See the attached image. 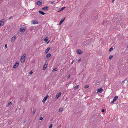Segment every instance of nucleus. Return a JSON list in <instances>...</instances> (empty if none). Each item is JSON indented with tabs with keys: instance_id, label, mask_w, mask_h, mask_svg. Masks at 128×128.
Returning a JSON list of instances; mask_svg holds the SVG:
<instances>
[{
	"instance_id": "obj_43",
	"label": "nucleus",
	"mask_w": 128,
	"mask_h": 128,
	"mask_svg": "<svg viewBox=\"0 0 128 128\" xmlns=\"http://www.w3.org/2000/svg\"><path fill=\"white\" fill-rule=\"evenodd\" d=\"M115 0H113L112 1V3H113V2H114V1H115Z\"/></svg>"
},
{
	"instance_id": "obj_20",
	"label": "nucleus",
	"mask_w": 128,
	"mask_h": 128,
	"mask_svg": "<svg viewBox=\"0 0 128 128\" xmlns=\"http://www.w3.org/2000/svg\"><path fill=\"white\" fill-rule=\"evenodd\" d=\"M48 37H46L44 39V41H45V42H46L48 40Z\"/></svg>"
},
{
	"instance_id": "obj_46",
	"label": "nucleus",
	"mask_w": 128,
	"mask_h": 128,
	"mask_svg": "<svg viewBox=\"0 0 128 128\" xmlns=\"http://www.w3.org/2000/svg\"><path fill=\"white\" fill-rule=\"evenodd\" d=\"M49 41H49V42H47V44H48V43H49Z\"/></svg>"
},
{
	"instance_id": "obj_8",
	"label": "nucleus",
	"mask_w": 128,
	"mask_h": 128,
	"mask_svg": "<svg viewBox=\"0 0 128 128\" xmlns=\"http://www.w3.org/2000/svg\"><path fill=\"white\" fill-rule=\"evenodd\" d=\"M48 63H46L43 66V70H44L46 68L48 65Z\"/></svg>"
},
{
	"instance_id": "obj_22",
	"label": "nucleus",
	"mask_w": 128,
	"mask_h": 128,
	"mask_svg": "<svg viewBox=\"0 0 128 128\" xmlns=\"http://www.w3.org/2000/svg\"><path fill=\"white\" fill-rule=\"evenodd\" d=\"M12 104V102H9L8 104V106H10V105Z\"/></svg>"
},
{
	"instance_id": "obj_9",
	"label": "nucleus",
	"mask_w": 128,
	"mask_h": 128,
	"mask_svg": "<svg viewBox=\"0 0 128 128\" xmlns=\"http://www.w3.org/2000/svg\"><path fill=\"white\" fill-rule=\"evenodd\" d=\"M77 53L78 54H81L82 53L81 50H78L76 51Z\"/></svg>"
},
{
	"instance_id": "obj_45",
	"label": "nucleus",
	"mask_w": 128,
	"mask_h": 128,
	"mask_svg": "<svg viewBox=\"0 0 128 128\" xmlns=\"http://www.w3.org/2000/svg\"><path fill=\"white\" fill-rule=\"evenodd\" d=\"M73 62H74L73 61H72V62H71V64H72L73 63Z\"/></svg>"
},
{
	"instance_id": "obj_13",
	"label": "nucleus",
	"mask_w": 128,
	"mask_h": 128,
	"mask_svg": "<svg viewBox=\"0 0 128 128\" xmlns=\"http://www.w3.org/2000/svg\"><path fill=\"white\" fill-rule=\"evenodd\" d=\"M16 38V36H13L12 37L11 40V42H12L14 41L15 40Z\"/></svg>"
},
{
	"instance_id": "obj_39",
	"label": "nucleus",
	"mask_w": 128,
	"mask_h": 128,
	"mask_svg": "<svg viewBox=\"0 0 128 128\" xmlns=\"http://www.w3.org/2000/svg\"><path fill=\"white\" fill-rule=\"evenodd\" d=\"M114 102L113 100V101H112V102H110V104H112Z\"/></svg>"
},
{
	"instance_id": "obj_28",
	"label": "nucleus",
	"mask_w": 128,
	"mask_h": 128,
	"mask_svg": "<svg viewBox=\"0 0 128 128\" xmlns=\"http://www.w3.org/2000/svg\"><path fill=\"white\" fill-rule=\"evenodd\" d=\"M56 1H54L52 2H50L51 4H55L56 3Z\"/></svg>"
},
{
	"instance_id": "obj_31",
	"label": "nucleus",
	"mask_w": 128,
	"mask_h": 128,
	"mask_svg": "<svg viewBox=\"0 0 128 128\" xmlns=\"http://www.w3.org/2000/svg\"><path fill=\"white\" fill-rule=\"evenodd\" d=\"M89 87V86L88 85H86L85 86H84V88H88Z\"/></svg>"
},
{
	"instance_id": "obj_49",
	"label": "nucleus",
	"mask_w": 128,
	"mask_h": 128,
	"mask_svg": "<svg viewBox=\"0 0 128 128\" xmlns=\"http://www.w3.org/2000/svg\"><path fill=\"white\" fill-rule=\"evenodd\" d=\"M34 8L33 9H33H34Z\"/></svg>"
},
{
	"instance_id": "obj_41",
	"label": "nucleus",
	"mask_w": 128,
	"mask_h": 128,
	"mask_svg": "<svg viewBox=\"0 0 128 128\" xmlns=\"http://www.w3.org/2000/svg\"><path fill=\"white\" fill-rule=\"evenodd\" d=\"M3 26V25H2V24H1V23H0V27L1 26Z\"/></svg>"
},
{
	"instance_id": "obj_36",
	"label": "nucleus",
	"mask_w": 128,
	"mask_h": 128,
	"mask_svg": "<svg viewBox=\"0 0 128 128\" xmlns=\"http://www.w3.org/2000/svg\"><path fill=\"white\" fill-rule=\"evenodd\" d=\"M126 80V79H125L122 82V84H124V83L125 81Z\"/></svg>"
},
{
	"instance_id": "obj_47",
	"label": "nucleus",
	"mask_w": 128,
	"mask_h": 128,
	"mask_svg": "<svg viewBox=\"0 0 128 128\" xmlns=\"http://www.w3.org/2000/svg\"><path fill=\"white\" fill-rule=\"evenodd\" d=\"M127 48H128V46H127Z\"/></svg>"
},
{
	"instance_id": "obj_29",
	"label": "nucleus",
	"mask_w": 128,
	"mask_h": 128,
	"mask_svg": "<svg viewBox=\"0 0 128 128\" xmlns=\"http://www.w3.org/2000/svg\"><path fill=\"white\" fill-rule=\"evenodd\" d=\"M65 8H66V7H62V8H61V9H60V11H62V10H64V9H65Z\"/></svg>"
},
{
	"instance_id": "obj_37",
	"label": "nucleus",
	"mask_w": 128,
	"mask_h": 128,
	"mask_svg": "<svg viewBox=\"0 0 128 128\" xmlns=\"http://www.w3.org/2000/svg\"><path fill=\"white\" fill-rule=\"evenodd\" d=\"M105 111L104 109H102V112H104Z\"/></svg>"
},
{
	"instance_id": "obj_24",
	"label": "nucleus",
	"mask_w": 128,
	"mask_h": 128,
	"mask_svg": "<svg viewBox=\"0 0 128 128\" xmlns=\"http://www.w3.org/2000/svg\"><path fill=\"white\" fill-rule=\"evenodd\" d=\"M113 55H111L110 56H109L108 59L110 60H111L113 57Z\"/></svg>"
},
{
	"instance_id": "obj_25",
	"label": "nucleus",
	"mask_w": 128,
	"mask_h": 128,
	"mask_svg": "<svg viewBox=\"0 0 128 128\" xmlns=\"http://www.w3.org/2000/svg\"><path fill=\"white\" fill-rule=\"evenodd\" d=\"M57 70H58V68H56L53 69V70H52V72H54L55 71H56Z\"/></svg>"
},
{
	"instance_id": "obj_15",
	"label": "nucleus",
	"mask_w": 128,
	"mask_h": 128,
	"mask_svg": "<svg viewBox=\"0 0 128 128\" xmlns=\"http://www.w3.org/2000/svg\"><path fill=\"white\" fill-rule=\"evenodd\" d=\"M4 22L5 21L4 20H2L0 22V23H1V24L3 25H4Z\"/></svg>"
},
{
	"instance_id": "obj_33",
	"label": "nucleus",
	"mask_w": 128,
	"mask_h": 128,
	"mask_svg": "<svg viewBox=\"0 0 128 128\" xmlns=\"http://www.w3.org/2000/svg\"><path fill=\"white\" fill-rule=\"evenodd\" d=\"M7 48V45L5 44V46L4 47V48L5 49H6Z\"/></svg>"
},
{
	"instance_id": "obj_23",
	"label": "nucleus",
	"mask_w": 128,
	"mask_h": 128,
	"mask_svg": "<svg viewBox=\"0 0 128 128\" xmlns=\"http://www.w3.org/2000/svg\"><path fill=\"white\" fill-rule=\"evenodd\" d=\"M122 28H124L126 26V24H125L124 23H123L122 24Z\"/></svg>"
},
{
	"instance_id": "obj_7",
	"label": "nucleus",
	"mask_w": 128,
	"mask_h": 128,
	"mask_svg": "<svg viewBox=\"0 0 128 128\" xmlns=\"http://www.w3.org/2000/svg\"><path fill=\"white\" fill-rule=\"evenodd\" d=\"M50 47H49L47 49H46L44 52V53L45 54L47 53L50 50Z\"/></svg>"
},
{
	"instance_id": "obj_17",
	"label": "nucleus",
	"mask_w": 128,
	"mask_h": 128,
	"mask_svg": "<svg viewBox=\"0 0 128 128\" xmlns=\"http://www.w3.org/2000/svg\"><path fill=\"white\" fill-rule=\"evenodd\" d=\"M48 95H47L46 96L44 97L43 99L46 101L47 100V98H48Z\"/></svg>"
},
{
	"instance_id": "obj_19",
	"label": "nucleus",
	"mask_w": 128,
	"mask_h": 128,
	"mask_svg": "<svg viewBox=\"0 0 128 128\" xmlns=\"http://www.w3.org/2000/svg\"><path fill=\"white\" fill-rule=\"evenodd\" d=\"M51 54L50 53H48L46 54V58H49L51 56Z\"/></svg>"
},
{
	"instance_id": "obj_5",
	"label": "nucleus",
	"mask_w": 128,
	"mask_h": 128,
	"mask_svg": "<svg viewBox=\"0 0 128 128\" xmlns=\"http://www.w3.org/2000/svg\"><path fill=\"white\" fill-rule=\"evenodd\" d=\"M103 90L102 88H100L97 90V92L98 93H100L103 91Z\"/></svg>"
},
{
	"instance_id": "obj_38",
	"label": "nucleus",
	"mask_w": 128,
	"mask_h": 128,
	"mask_svg": "<svg viewBox=\"0 0 128 128\" xmlns=\"http://www.w3.org/2000/svg\"><path fill=\"white\" fill-rule=\"evenodd\" d=\"M70 74H69V75H68V78H68H68H69L70 77Z\"/></svg>"
},
{
	"instance_id": "obj_35",
	"label": "nucleus",
	"mask_w": 128,
	"mask_h": 128,
	"mask_svg": "<svg viewBox=\"0 0 128 128\" xmlns=\"http://www.w3.org/2000/svg\"><path fill=\"white\" fill-rule=\"evenodd\" d=\"M45 101H46V100L43 99L42 100V102L43 103V104L45 103Z\"/></svg>"
},
{
	"instance_id": "obj_6",
	"label": "nucleus",
	"mask_w": 128,
	"mask_h": 128,
	"mask_svg": "<svg viewBox=\"0 0 128 128\" xmlns=\"http://www.w3.org/2000/svg\"><path fill=\"white\" fill-rule=\"evenodd\" d=\"M49 8V7L47 6H45L43 7L42 9L43 10H47Z\"/></svg>"
},
{
	"instance_id": "obj_48",
	"label": "nucleus",
	"mask_w": 128,
	"mask_h": 128,
	"mask_svg": "<svg viewBox=\"0 0 128 128\" xmlns=\"http://www.w3.org/2000/svg\"><path fill=\"white\" fill-rule=\"evenodd\" d=\"M99 82H100L99 81H98V83Z\"/></svg>"
},
{
	"instance_id": "obj_16",
	"label": "nucleus",
	"mask_w": 128,
	"mask_h": 128,
	"mask_svg": "<svg viewBox=\"0 0 128 128\" xmlns=\"http://www.w3.org/2000/svg\"><path fill=\"white\" fill-rule=\"evenodd\" d=\"M39 12L42 15H44L45 13L42 10H39Z\"/></svg>"
},
{
	"instance_id": "obj_10",
	"label": "nucleus",
	"mask_w": 128,
	"mask_h": 128,
	"mask_svg": "<svg viewBox=\"0 0 128 128\" xmlns=\"http://www.w3.org/2000/svg\"><path fill=\"white\" fill-rule=\"evenodd\" d=\"M65 18H66L65 17L64 18H62L61 19V20H60V22L59 24V25H60L64 21Z\"/></svg>"
},
{
	"instance_id": "obj_3",
	"label": "nucleus",
	"mask_w": 128,
	"mask_h": 128,
	"mask_svg": "<svg viewBox=\"0 0 128 128\" xmlns=\"http://www.w3.org/2000/svg\"><path fill=\"white\" fill-rule=\"evenodd\" d=\"M26 30V28L25 27L21 28H20V31L21 32H24Z\"/></svg>"
},
{
	"instance_id": "obj_2",
	"label": "nucleus",
	"mask_w": 128,
	"mask_h": 128,
	"mask_svg": "<svg viewBox=\"0 0 128 128\" xmlns=\"http://www.w3.org/2000/svg\"><path fill=\"white\" fill-rule=\"evenodd\" d=\"M19 65V62L18 61H17L16 62L15 64L14 65L13 68H16Z\"/></svg>"
},
{
	"instance_id": "obj_14",
	"label": "nucleus",
	"mask_w": 128,
	"mask_h": 128,
	"mask_svg": "<svg viewBox=\"0 0 128 128\" xmlns=\"http://www.w3.org/2000/svg\"><path fill=\"white\" fill-rule=\"evenodd\" d=\"M118 96H116L113 98V100L114 101H115L118 98Z\"/></svg>"
},
{
	"instance_id": "obj_32",
	"label": "nucleus",
	"mask_w": 128,
	"mask_h": 128,
	"mask_svg": "<svg viewBox=\"0 0 128 128\" xmlns=\"http://www.w3.org/2000/svg\"><path fill=\"white\" fill-rule=\"evenodd\" d=\"M33 73V72L32 71H31L30 72L29 74H30L31 75Z\"/></svg>"
},
{
	"instance_id": "obj_4",
	"label": "nucleus",
	"mask_w": 128,
	"mask_h": 128,
	"mask_svg": "<svg viewBox=\"0 0 128 128\" xmlns=\"http://www.w3.org/2000/svg\"><path fill=\"white\" fill-rule=\"evenodd\" d=\"M42 3V1H38L37 2L36 4L39 6H40L41 5Z\"/></svg>"
},
{
	"instance_id": "obj_44",
	"label": "nucleus",
	"mask_w": 128,
	"mask_h": 128,
	"mask_svg": "<svg viewBox=\"0 0 128 128\" xmlns=\"http://www.w3.org/2000/svg\"><path fill=\"white\" fill-rule=\"evenodd\" d=\"M26 122V120L24 121V122L23 123H25Z\"/></svg>"
},
{
	"instance_id": "obj_42",
	"label": "nucleus",
	"mask_w": 128,
	"mask_h": 128,
	"mask_svg": "<svg viewBox=\"0 0 128 128\" xmlns=\"http://www.w3.org/2000/svg\"><path fill=\"white\" fill-rule=\"evenodd\" d=\"M81 60L80 58V59H79L78 60V62L80 61Z\"/></svg>"
},
{
	"instance_id": "obj_40",
	"label": "nucleus",
	"mask_w": 128,
	"mask_h": 128,
	"mask_svg": "<svg viewBox=\"0 0 128 128\" xmlns=\"http://www.w3.org/2000/svg\"><path fill=\"white\" fill-rule=\"evenodd\" d=\"M12 18V16H11L10 17V18H9V19H10L11 18Z\"/></svg>"
},
{
	"instance_id": "obj_27",
	"label": "nucleus",
	"mask_w": 128,
	"mask_h": 128,
	"mask_svg": "<svg viewBox=\"0 0 128 128\" xmlns=\"http://www.w3.org/2000/svg\"><path fill=\"white\" fill-rule=\"evenodd\" d=\"M113 48L112 47H111L109 49V51L110 52L112 51L113 50Z\"/></svg>"
},
{
	"instance_id": "obj_1",
	"label": "nucleus",
	"mask_w": 128,
	"mask_h": 128,
	"mask_svg": "<svg viewBox=\"0 0 128 128\" xmlns=\"http://www.w3.org/2000/svg\"><path fill=\"white\" fill-rule=\"evenodd\" d=\"M26 59L25 56H22L21 57L20 59V60L22 63H24L25 62V60Z\"/></svg>"
},
{
	"instance_id": "obj_12",
	"label": "nucleus",
	"mask_w": 128,
	"mask_h": 128,
	"mask_svg": "<svg viewBox=\"0 0 128 128\" xmlns=\"http://www.w3.org/2000/svg\"><path fill=\"white\" fill-rule=\"evenodd\" d=\"M61 94V92H60L58 93V94H56V98H58L59 96H60Z\"/></svg>"
},
{
	"instance_id": "obj_26",
	"label": "nucleus",
	"mask_w": 128,
	"mask_h": 128,
	"mask_svg": "<svg viewBox=\"0 0 128 128\" xmlns=\"http://www.w3.org/2000/svg\"><path fill=\"white\" fill-rule=\"evenodd\" d=\"M36 108H35L33 110V114H34L36 112Z\"/></svg>"
},
{
	"instance_id": "obj_21",
	"label": "nucleus",
	"mask_w": 128,
	"mask_h": 128,
	"mask_svg": "<svg viewBox=\"0 0 128 128\" xmlns=\"http://www.w3.org/2000/svg\"><path fill=\"white\" fill-rule=\"evenodd\" d=\"M62 110L63 109L62 108H60L58 110V111L60 112H62Z\"/></svg>"
},
{
	"instance_id": "obj_30",
	"label": "nucleus",
	"mask_w": 128,
	"mask_h": 128,
	"mask_svg": "<svg viewBox=\"0 0 128 128\" xmlns=\"http://www.w3.org/2000/svg\"><path fill=\"white\" fill-rule=\"evenodd\" d=\"M52 124H51L49 126V128H52Z\"/></svg>"
},
{
	"instance_id": "obj_34",
	"label": "nucleus",
	"mask_w": 128,
	"mask_h": 128,
	"mask_svg": "<svg viewBox=\"0 0 128 128\" xmlns=\"http://www.w3.org/2000/svg\"><path fill=\"white\" fill-rule=\"evenodd\" d=\"M43 119V118L42 117H40V118H39V120H42Z\"/></svg>"
},
{
	"instance_id": "obj_18",
	"label": "nucleus",
	"mask_w": 128,
	"mask_h": 128,
	"mask_svg": "<svg viewBox=\"0 0 128 128\" xmlns=\"http://www.w3.org/2000/svg\"><path fill=\"white\" fill-rule=\"evenodd\" d=\"M79 85H78L76 86L74 88V90H76L78 88V87H79Z\"/></svg>"
},
{
	"instance_id": "obj_11",
	"label": "nucleus",
	"mask_w": 128,
	"mask_h": 128,
	"mask_svg": "<svg viewBox=\"0 0 128 128\" xmlns=\"http://www.w3.org/2000/svg\"><path fill=\"white\" fill-rule=\"evenodd\" d=\"M32 24H37L38 23V22L36 21L35 20H33L32 21Z\"/></svg>"
}]
</instances>
